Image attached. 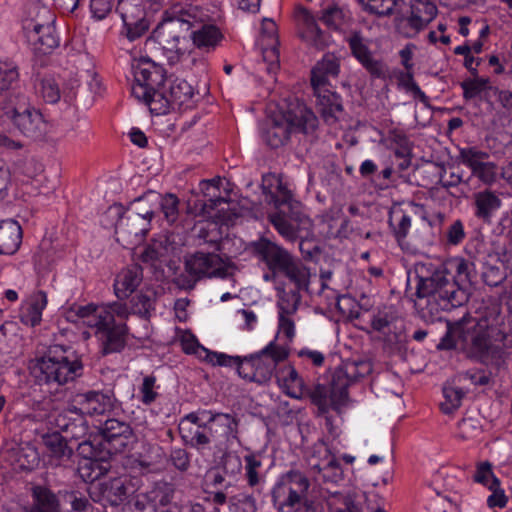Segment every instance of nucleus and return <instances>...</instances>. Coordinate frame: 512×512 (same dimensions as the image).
Wrapping results in <instances>:
<instances>
[{
	"label": "nucleus",
	"instance_id": "nucleus-29",
	"mask_svg": "<svg viewBox=\"0 0 512 512\" xmlns=\"http://www.w3.org/2000/svg\"><path fill=\"white\" fill-rule=\"evenodd\" d=\"M502 200L491 190L477 192L473 196L474 215L477 219L490 223L493 215L500 209Z\"/></svg>",
	"mask_w": 512,
	"mask_h": 512
},
{
	"label": "nucleus",
	"instance_id": "nucleus-13",
	"mask_svg": "<svg viewBox=\"0 0 512 512\" xmlns=\"http://www.w3.org/2000/svg\"><path fill=\"white\" fill-rule=\"evenodd\" d=\"M293 205V210H279L269 215L273 227L288 242H295L300 232L311 227L310 218L296 204Z\"/></svg>",
	"mask_w": 512,
	"mask_h": 512
},
{
	"label": "nucleus",
	"instance_id": "nucleus-28",
	"mask_svg": "<svg viewBox=\"0 0 512 512\" xmlns=\"http://www.w3.org/2000/svg\"><path fill=\"white\" fill-rule=\"evenodd\" d=\"M313 89L317 96V105L322 117L327 123H334L343 111L340 96L327 87Z\"/></svg>",
	"mask_w": 512,
	"mask_h": 512
},
{
	"label": "nucleus",
	"instance_id": "nucleus-38",
	"mask_svg": "<svg viewBox=\"0 0 512 512\" xmlns=\"http://www.w3.org/2000/svg\"><path fill=\"white\" fill-rule=\"evenodd\" d=\"M339 73V63L334 55H325L311 71V84L313 88H324L328 85L330 77H336Z\"/></svg>",
	"mask_w": 512,
	"mask_h": 512
},
{
	"label": "nucleus",
	"instance_id": "nucleus-63",
	"mask_svg": "<svg viewBox=\"0 0 512 512\" xmlns=\"http://www.w3.org/2000/svg\"><path fill=\"white\" fill-rule=\"evenodd\" d=\"M484 283L490 287H497L507 279V273L495 265H486L482 273Z\"/></svg>",
	"mask_w": 512,
	"mask_h": 512
},
{
	"label": "nucleus",
	"instance_id": "nucleus-34",
	"mask_svg": "<svg viewBox=\"0 0 512 512\" xmlns=\"http://www.w3.org/2000/svg\"><path fill=\"white\" fill-rule=\"evenodd\" d=\"M388 224L397 243L403 244L411 228V215L401 204H395L390 208Z\"/></svg>",
	"mask_w": 512,
	"mask_h": 512
},
{
	"label": "nucleus",
	"instance_id": "nucleus-31",
	"mask_svg": "<svg viewBox=\"0 0 512 512\" xmlns=\"http://www.w3.org/2000/svg\"><path fill=\"white\" fill-rule=\"evenodd\" d=\"M398 322L399 318L396 311L390 307L374 314L371 319V326L375 331L382 333L386 341L393 343L398 341V333L401 330V327L397 325Z\"/></svg>",
	"mask_w": 512,
	"mask_h": 512
},
{
	"label": "nucleus",
	"instance_id": "nucleus-41",
	"mask_svg": "<svg viewBox=\"0 0 512 512\" xmlns=\"http://www.w3.org/2000/svg\"><path fill=\"white\" fill-rule=\"evenodd\" d=\"M42 441L49 456L56 460L69 459L73 453L66 439L59 432L43 435Z\"/></svg>",
	"mask_w": 512,
	"mask_h": 512
},
{
	"label": "nucleus",
	"instance_id": "nucleus-39",
	"mask_svg": "<svg viewBox=\"0 0 512 512\" xmlns=\"http://www.w3.org/2000/svg\"><path fill=\"white\" fill-rule=\"evenodd\" d=\"M325 457L320 461L314 462V457L309 460L311 469L318 474L322 473L324 481L338 482L343 478V470L339 461L334 455H331L329 450H325Z\"/></svg>",
	"mask_w": 512,
	"mask_h": 512
},
{
	"label": "nucleus",
	"instance_id": "nucleus-55",
	"mask_svg": "<svg viewBox=\"0 0 512 512\" xmlns=\"http://www.w3.org/2000/svg\"><path fill=\"white\" fill-rule=\"evenodd\" d=\"M397 80L398 85L405 91L411 92L414 98L419 99L424 104L428 103L429 98L415 82L412 70L400 71L397 75Z\"/></svg>",
	"mask_w": 512,
	"mask_h": 512
},
{
	"label": "nucleus",
	"instance_id": "nucleus-40",
	"mask_svg": "<svg viewBox=\"0 0 512 512\" xmlns=\"http://www.w3.org/2000/svg\"><path fill=\"white\" fill-rule=\"evenodd\" d=\"M299 17L303 20L306 26L302 33L303 39L315 48L323 49L326 45L323 32L316 24L309 10L301 8L299 10Z\"/></svg>",
	"mask_w": 512,
	"mask_h": 512
},
{
	"label": "nucleus",
	"instance_id": "nucleus-64",
	"mask_svg": "<svg viewBox=\"0 0 512 512\" xmlns=\"http://www.w3.org/2000/svg\"><path fill=\"white\" fill-rule=\"evenodd\" d=\"M106 312L111 316V321L109 325H117L118 323H124V321L129 317L130 311L125 303L122 302H113L106 305H103Z\"/></svg>",
	"mask_w": 512,
	"mask_h": 512
},
{
	"label": "nucleus",
	"instance_id": "nucleus-9",
	"mask_svg": "<svg viewBox=\"0 0 512 512\" xmlns=\"http://www.w3.org/2000/svg\"><path fill=\"white\" fill-rule=\"evenodd\" d=\"M309 487L308 478L298 470L282 474L272 489L274 507L278 512H292L306 498Z\"/></svg>",
	"mask_w": 512,
	"mask_h": 512
},
{
	"label": "nucleus",
	"instance_id": "nucleus-17",
	"mask_svg": "<svg viewBox=\"0 0 512 512\" xmlns=\"http://www.w3.org/2000/svg\"><path fill=\"white\" fill-rule=\"evenodd\" d=\"M225 179L220 177L211 180H202L199 189L204 196L202 212L208 217L219 218L221 221L231 220L230 216L221 215L223 205L229 206L227 199L221 195V187Z\"/></svg>",
	"mask_w": 512,
	"mask_h": 512
},
{
	"label": "nucleus",
	"instance_id": "nucleus-5",
	"mask_svg": "<svg viewBox=\"0 0 512 512\" xmlns=\"http://www.w3.org/2000/svg\"><path fill=\"white\" fill-rule=\"evenodd\" d=\"M83 369L80 357L71 347L55 345L38 360L34 376L39 385L55 386L57 389L81 377Z\"/></svg>",
	"mask_w": 512,
	"mask_h": 512
},
{
	"label": "nucleus",
	"instance_id": "nucleus-4",
	"mask_svg": "<svg viewBox=\"0 0 512 512\" xmlns=\"http://www.w3.org/2000/svg\"><path fill=\"white\" fill-rule=\"evenodd\" d=\"M289 351L286 345H279L273 340L259 352L244 357L212 355L211 361L217 362L218 366H235L238 375L245 381L264 385L276 373L278 364L288 358Z\"/></svg>",
	"mask_w": 512,
	"mask_h": 512
},
{
	"label": "nucleus",
	"instance_id": "nucleus-35",
	"mask_svg": "<svg viewBox=\"0 0 512 512\" xmlns=\"http://www.w3.org/2000/svg\"><path fill=\"white\" fill-rule=\"evenodd\" d=\"M75 314L82 320L83 324L95 328L98 334L104 327L109 325L111 316L106 312L103 305L98 306L93 303L78 306L75 308Z\"/></svg>",
	"mask_w": 512,
	"mask_h": 512
},
{
	"label": "nucleus",
	"instance_id": "nucleus-37",
	"mask_svg": "<svg viewBox=\"0 0 512 512\" xmlns=\"http://www.w3.org/2000/svg\"><path fill=\"white\" fill-rule=\"evenodd\" d=\"M280 273L294 285V290L308 291L311 273L300 259L293 257Z\"/></svg>",
	"mask_w": 512,
	"mask_h": 512
},
{
	"label": "nucleus",
	"instance_id": "nucleus-16",
	"mask_svg": "<svg viewBox=\"0 0 512 512\" xmlns=\"http://www.w3.org/2000/svg\"><path fill=\"white\" fill-rule=\"evenodd\" d=\"M115 10L123 21V33L130 41L141 37L148 30L149 23L139 0H118Z\"/></svg>",
	"mask_w": 512,
	"mask_h": 512
},
{
	"label": "nucleus",
	"instance_id": "nucleus-25",
	"mask_svg": "<svg viewBox=\"0 0 512 512\" xmlns=\"http://www.w3.org/2000/svg\"><path fill=\"white\" fill-rule=\"evenodd\" d=\"M470 328H466L462 323L447 322V330L440 342L437 344L439 350H450L460 347L468 357L476 359L471 351L472 347L467 340L466 335L470 334Z\"/></svg>",
	"mask_w": 512,
	"mask_h": 512
},
{
	"label": "nucleus",
	"instance_id": "nucleus-50",
	"mask_svg": "<svg viewBox=\"0 0 512 512\" xmlns=\"http://www.w3.org/2000/svg\"><path fill=\"white\" fill-rule=\"evenodd\" d=\"M110 469V465L106 461H99L97 459H88L80 466L79 471L81 477L86 482H94L101 476L105 475Z\"/></svg>",
	"mask_w": 512,
	"mask_h": 512
},
{
	"label": "nucleus",
	"instance_id": "nucleus-58",
	"mask_svg": "<svg viewBox=\"0 0 512 512\" xmlns=\"http://www.w3.org/2000/svg\"><path fill=\"white\" fill-rule=\"evenodd\" d=\"M18 78V68L13 62L0 61V92H7Z\"/></svg>",
	"mask_w": 512,
	"mask_h": 512
},
{
	"label": "nucleus",
	"instance_id": "nucleus-62",
	"mask_svg": "<svg viewBox=\"0 0 512 512\" xmlns=\"http://www.w3.org/2000/svg\"><path fill=\"white\" fill-rule=\"evenodd\" d=\"M156 377L153 375H148L143 378V382L139 388L140 392V401L144 405H150L159 396L158 392L155 390Z\"/></svg>",
	"mask_w": 512,
	"mask_h": 512
},
{
	"label": "nucleus",
	"instance_id": "nucleus-8",
	"mask_svg": "<svg viewBox=\"0 0 512 512\" xmlns=\"http://www.w3.org/2000/svg\"><path fill=\"white\" fill-rule=\"evenodd\" d=\"M318 125L315 114L304 105L289 109L280 121L273 120L263 132V139L271 148H278L291 133H312Z\"/></svg>",
	"mask_w": 512,
	"mask_h": 512
},
{
	"label": "nucleus",
	"instance_id": "nucleus-19",
	"mask_svg": "<svg viewBox=\"0 0 512 512\" xmlns=\"http://www.w3.org/2000/svg\"><path fill=\"white\" fill-rule=\"evenodd\" d=\"M259 44L268 74H275L280 67L277 25L272 19H264Z\"/></svg>",
	"mask_w": 512,
	"mask_h": 512
},
{
	"label": "nucleus",
	"instance_id": "nucleus-3",
	"mask_svg": "<svg viewBox=\"0 0 512 512\" xmlns=\"http://www.w3.org/2000/svg\"><path fill=\"white\" fill-rule=\"evenodd\" d=\"M416 272V296L425 300V304H418L424 318L431 321L441 319V312L460 307L469 300L468 290L460 286L445 267L440 266L430 271L421 265Z\"/></svg>",
	"mask_w": 512,
	"mask_h": 512
},
{
	"label": "nucleus",
	"instance_id": "nucleus-49",
	"mask_svg": "<svg viewBox=\"0 0 512 512\" xmlns=\"http://www.w3.org/2000/svg\"><path fill=\"white\" fill-rule=\"evenodd\" d=\"M350 19L349 11L338 6H329L323 10L321 16L322 22L335 30L342 28Z\"/></svg>",
	"mask_w": 512,
	"mask_h": 512
},
{
	"label": "nucleus",
	"instance_id": "nucleus-26",
	"mask_svg": "<svg viewBox=\"0 0 512 512\" xmlns=\"http://www.w3.org/2000/svg\"><path fill=\"white\" fill-rule=\"evenodd\" d=\"M143 269L140 265L133 264L122 269L116 276L114 291L118 299L128 298L141 284Z\"/></svg>",
	"mask_w": 512,
	"mask_h": 512
},
{
	"label": "nucleus",
	"instance_id": "nucleus-61",
	"mask_svg": "<svg viewBox=\"0 0 512 512\" xmlns=\"http://www.w3.org/2000/svg\"><path fill=\"white\" fill-rule=\"evenodd\" d=\"M488 84V78H474L461 82L460 86L463 89V98L465 100H471L475 98L487 88Z\"/></svg>",
	"mask_w": 512,
	"mask_h": 512
},
{
	"label": "nucleus",
	"instance_id": "nucleus-52",
	"mask_svg": "<svg viewBox=\"0 0 512 512\" xmlns=\"http://www.w3.org/2000/svg\"><path fill=\"white\" fill-rule=\"evenodd\" d=\"M36 91L49 104L57 103L61 97L59 85L52 77L42 78L36 85Z\"/></svg>",
	"mask_w": 512,
	"mask_h": 512
},
{
	"label": "nucleus",
	"instance_id": "nucleus-33",
	"mask_svg": "<svg viewBox=\"0 0 512 512\" xmlns=\"http://www.w3.org/2000/svg\"><path fill=\"white\" fill-rule=\"evenodd\" d=\"M21 242L22 229L18 222L12 219L0 221V254H14Z\"/></svg>",
	"mask_w": 512,
	"mask_h": 512
},
{
	"label": "nucleus",
	"instance_id": "nucleus-12",
	"mask_svg": "<svg viewBox=\"0 0 512 512\" xmlns=\"http://www.w3.org/2000/svg\"><path fill=\"white\" fill-rule=\"evenodd\" d=\"M153 216L154 211L152 210H147L145 213L132 212L122 216L115 227L117 242L125 248L143 242Z\"/></svg>",
	"mask_w": 512,
	"mask_h": 512
},
{
	"label": "nucleus",
	"instance_id": "nucleus-54",
	"mask_svg": "<svg viewBox=\"0 0 512 512\" xmlns=\"http://www.w3.org/2000/svg\"><path fill=\"white\" fill-rule=\"evenodd\" d=\"M156 298L154 293H140L131 299V309L134 314L141 317H149L154 310Z\"/></svg>",
	"mask_w": 512,
	"mask_h": 512
},
{
	"label": "nucleus",
	"instance_id": "nucleus-2",
	"mask_svg": "<svg viewBox=\"0 0 512 512\" xmlns=\"http://www.w3.org/2000/svg\"><path fill=\"white\" fill-rule=\"evenodd\" d=\"M134 83L132 95L150 107L151 112L165 114L170 107L188 106L194 95L193 87L184 79H175L166 96L161 88L166 72L163 67L150 59L141 58L133 64Z\"/></svg>",
	"mask_w": 512,
	"mask_h": 512
},
{
	"label": "nucleus",
	"instance_id": "nucleus-10",
	"mask_svg": "<svg viewBox=\"0 0 512 512\" xmlns=\"http://www.w3.org/2000/svg\"><path fill=\"white\" fill-rule=\"evenodd\" d=\"M53 23L54 16L46 7L40 9L37 19L25 22L27 41L36 54H50L59 46V38Z\"/></svg>",
	"mask_w": 512,
	"mask_h": 512
},
{
	"label": "nucleus",
	"instance_id": "nucleus-42",
	"mask_svg": "<svg viewBox=\"0 0 512 512\" xmlns=\"http://www.w3.org/2000/svg\"><path fill=\"white\" fill-rule=\"evenodd\" d=\"M150 507L156 510L158 507H164L170 504L173 500L175 487L173 484L160 481L146 492Z\"/></svg>",
	"mask_w": 512,
	"mask_h": 512
},
{
	"label": "nucleus",
	"instance_id": "nucleus-21",
	"mask_svg": "<svg viewBox=\"0 0 512 512\" xmlns=\"http://www.w3.org/2000/svg\"><path fill=\"white\" fill-rule=\"evenodd\" d=\"M102 445L109 454L122 452L132 436V429L127 422L117 419H107L102 428Z\"/></svg>",
	"mask_w": 512,
	"mask_h": 512
},
{
	"label": "nucleus",
	"instance_id": "nucleus-60",
	"mask_svg": "<svg viewBox=\"0 0 512 512\" xmlns=\"http://www.w3.org/2000/svg\"><path fill=\"white\" fill-rule=\"evenodd\" d=\"M459 158L465 166L470 168L471 171H474L488 158V154L476 149L475 147H468L460 150Z\"/></svg>",
	"mask_w": 512,
	"mask_h": 512
},
{
	"label": "nucleus",
	"instance_id": "nucleus-6",
	"mask_svg": "<svg viewBox=\"0 0 512 512\" xmlns=\"http://www.w3.org/2000/svg\"><path fill=\"white\" fill-rule=\"evenodd\" d=\"M506 316L499 303L486 306L480 313L475 325L466 335L472 347L471 353L476 359L487 356L493 343H502L504 347H512V337L508 334Z\"/></svg>",
	"mask_w": 512,
	"mask_h": 512
},
{
	"label": "nucleus",
	"instance_id": "nucleus-57",
	"mask_svg": "<svg viewBox=\"0 0 512 512\" xmlns=\"http://www.w3.org/2000/svg\"><path fill=\"white\" fill-rule=\"evenodd\" d=\"M244 462L247 483L250 487H255L261 482L259 470L262 467V461L259 455L250 453L244 456Z\"/></svg>",
	"mask_w": 512,
	"mask_h": 512
},
{
	"label": "nucleus",
	"instance_id": "nucleus-46",
	"mask_svg": "<svg viewBox=\"0 0 512 512\" xmlns=\"http://www.w3.org/2000/svg\"><path fill=\"white\" fill-rule=\"evenodd\" d=\"M362 10L376 15L378 17H386L394 14L395 8L403 2V0H357Z\"/></svg>",
	"mask_w": 512,
	"mask_h": 512
},
{
	"label": "nucleus",
	"instance_id": "nucleus-47",
	"mask_svg": "<svg viewBox=\"0 0 512 512\" xmlns=\"http://www.w3.org/2000/svg\"><path fill=\"white\" fill-rule=\"evenodd\" d=\"M300 301V291L294 289L288 291L285 289L280 290L277 300L278 314L284 316L293 315L297 311Z\"/></svg>",
	"mask_w": 512,
	"mask_h": 512
},
{
	"label": "nucleus",
	"instance_id": "nucleus-59",
	"mask_svg": "<svg viewBox=\"0 0 512 512\" xmlns=\"http://www.w3.org/2000/svg\"><path fill=\"white\" fill-rule=\"evenodd\" d=\"M443 395L445 401L441 403V409L444 413L449 414L460 407L464 392L460 388L444 386Z\"/></svg>",
	"mask_w": 512,
	"mask_h": 512
},
{
	"label": "nucleus",
	"instance_id": "nucleus-24",
	"mask_svg": "<svg viewBox=\"0 0 512 512\" xmlns=\"http://www.w3.org/2000/svg\"><path fill=\"white\" fill-rule=\"evenodd\" d=\"M11 120L23 135L34 140L41 139L48 129V123L43 115L34 108H27L23 112L15 109Z\"/></svg>",
	"mask_w": 512,
	"mask_h": 512
},
{
	"label": "nucleus",
	"instance_id": "nucleus-1",
	"mask_svg": "<svg viewBox=\"0 0 512 512\" xmlns=\"http://www.w3.org/2000/svg\"><path fill=\"white\" fill-rule=\"evenodd\" d=\"M208 16L198 6L175 4L164 12L153 31V39L171 66L182 61L188 51V39L204 52L214 51L224 39L221 30L207 23Z\"/></svg>",
	"mask_w": 512,
	"mask_h": 512
},
{
	"label": "nucleus",
	"instance_id": "nucleus-56",
	"mask_svg": "<svg viewBox=\"0 0 512 512\" xmlns=\"http://www.w3.org/2000/svg\"><path fill=\"white\" fill-rule=\"evenodd\" d=\"M473 480L487 488H493L499 485L500 480L495 476L492 470V464L489 461L479 462L476 465V471Z\"/></svg>",
	"mask_w": 512,
	"mask_h": 512
},
{
	"label": "nucleus",
	"instance_id": "nucleus-48",
	"mask_svg": "<svg viewBox=\"0 0 512 512\" xmlns=\"http://www.w3.org/2000/svg\"><path fill=\"white\" fill-rule=\"evenodd\" d=\"M181 346L182 350L186 354H196L200 358H202L207 363H210L212 365H218L217 362L211 361L212 355H226L225 353L220 352H212L206 349L205 347L201 346L196 339V337L192 334L184 335L181 339Z\"/></svg>",
	"mask_w": 512,
	"mask_h": 512
},
{
	"label": "nucleus",
	"instance_id": "nucleus-11",
	"mask_svg": "<svg viewBox=\"0 0 512 512\" xmlns=\"http://www.w3.org/2000/svg\"><path fill=\"white\" fill-rule=\"evenodd\" d=\"M117 399L112 389L77 393L67 406V412L80 416H99L112 412Z\"/></svg>",
	"mask_w": 512,
	"mask_h": 512
},
{
	"label": "nucleus",
	"instance_id": "nucleus-20",
	"mask_svg": "<svg viewBox=\"0 0 512 512\" xmlns=\"http://www.w3.org/2000/svg\"><path fill=\"white\" fill-rule=\"evenodd\" d=\"M347 43L352 55L363 65V67L375 78H384L387 72L386 65L375 59L368 47L366 39L361 32L353 31L347 37Z\"/></svg>",
	"mask_w": 512,
	"mask_h": 512
},
{
	"label": "nucleus",
	"instance_id": "nucleus-22",
	"mask_svg": "<svg viewBox=\"0 0 512 512\" xmlns=\"http://www.w3.org/2000/svg\"><path fill=\"white\" fill-rule=\"evenodd\" d=\"M262 189L266 196L265 200L268 203L273 204L278 209V211L293 210V204H296L298 209H302L300 202L293 199L292 192L287 188V186L282 182L280 178L274 175L263 177Z\"/></svg>",
	"mask_w": 512,
	"mask_h": 512
},
{
	"label": "nucleus",
	"instance_id": "nucleus-14",
	"mask_svg": "<svg viewBox=\"0 0 512 512\" xmlns=\"http://www.w3.org/2000/svg\"><path fill=\"white\" fill-rule=\"evenodd\" d=\"M185 271L196 280L208 277L226 278L228 267L215 253L196 252L185 260Z\"/></svg>",
	"mask_w": 512,
	"mask_h": 512
},
{
	"label": "nucleus",
	"instance_id": "nucleus-36",
	"mask_svg": "<svg viewBox=\"0 0 512 512\" xmlns=\"http://www.w3.org/2000/svg\"><path fill=\"white\" fill-rule=\"evenodd\" d=\"M203 415L207 416V420L201 423L199 428L189 431L191 434L190 444L197 450L209 448L211 443H214L216 447L217 429L214 426V420H212V411L203 410Z\"/></svg>",
	"mask_w": 512,
	"mask_h": 512
},
{
	"label": "nucleus",
	"instance_id": "nucleus-23",
	"mask_svg": "<svg viewBox=\"0 0 512 512\" xmlns=\"http://www.w3.org/2000/svg\"><path fill=\"white\" fill-rule=\"evenodd\" d=\"M212 420L217 429L216 448L219 451L227 450L234 441L239 440L240 419L237 414L212 411Z\"/></svg>",
	"mask_w": 512,
	"mask_h": 512
},
{
	"label": "nucleus",
	"instance_id": "nucleus-51",
	"mask_svg": "<svg viewBox=\"0 0 512 512\" xmlns=\"http://www.w3.org/2000/svg\"><path fill=\"white\" fill-rule=\"evenodd\" d=\"M394 22L397 32L405 38H413L425 28L421 20L411 13L409 16L396 17Z\"/></svg>",
	"mask_w": 512,
	"mask_h": 512
},
{
	"label": "nucleus",
	"instance_id": "nucleus-32",
	"mask_svg": "<svg viewBox=\"0 0 512 512\" xmlns=\"http://www.w3.org/2000/svg\"><path fill=\"white\" fill-rule=\"evenodd\" d=\"M48 303L44 291L38 290L32 293L21 308L20 319L25 325L35 327L42 320V312Z\"/></svg>",
	"mask_w": 512,
	"mask_h": 512
},
{
	"label": "nucleus",
	"instance_id": "nucleus-18",
	"mask_svg": "<svg viewBox=\"0 0 512 512\" xmlns=\"http://www.w3.org/2000/svg\"><path fill=\"white\" fill-rule=\"evenodd\" d=\"M252 250L253 254L273 273H280L294 257L289 251L267 238L253 242Z\"/></svg>",
	"mask_w": 512,
	"mask_h": 512
},
{
	"label": "nucleus",
	"instance_id": "nucleus-45",
	"mask_svg": "<svg viewBox=\"0 0 512 512\" xmlns=\"http://www.w3.org/2000/svg\"><path fill=\"white\" fill-rule=\"evenodd\" d=\"M149 195L154 196L159 201L160 210L164 219L168 224H174L179 217V198L172 193L160 195L158 193L150 192Z\"/></svg>",
	"mask_w": 512,
	"mask_h": 512
},
{
	"label": "nucleus",
	"instance_id": "nucleus-53",
	"mask_svg": "<svg viewBox=\"0 0 512 512\" xmlns=\"http://www.w3.org/2000/svg\"><path fill=\"white\" fill-rule=\"evenodd\" d=\"M410 13L426 27L437 15V7L429 0H414Z\"/></svg>",
	"mask_w": 512,
	"mask_h": 512
},
{
	"label": "nucleus",
	"instance_id": "nucleus-30",
	"mask_svg": "<svg viewBox=\"0 0 512 512\" xmlns=\"http://www.w3.org/2000/svg\"><path fill=\"white\" fill-rule=\"evenodd\" d=\"M275 376L279 386L288 396L295 399L305 396L308 388L293 366L286 365L280 368L276 371Z\"/></svg>",
	"mask_w": 512,
	"mask_h": 512
},
{
	"label": "nucleus",
	"instance_id": "nucleus-43",
	"mask_svg": "<svg viewBox=\"0 0 512 512\" xmlns=\"http://www.w3.org/2000/svg\"><path fill=\"white\" fill-rule=\"evenodd\" d=\"M492 251L506 270L512 271V235L499 233L491 242Z\"/></svg>",
	"mask_w": 512,
	"mask_h": 512
},
{
	"label": "nucleus",
	"instance_id": "nucleus-7",
	"mask_svg": "<svg viewBox=\"0 0 512 512\" xmlns=\"http://www.w3.org/2000/svg\"><path fill=\"white\" fill-rule=\"evenodd\" d=\"M356 368L355 363H347L334 371L329 384L318 383L308 388L305 396L317 407L318 415L341 413L348 402V388L357 379Z\"/></svg>",
	"mask_w": 512,
	"mask_h": 512
},
{
	"label": "nucleus",
	"instance_id": "nucleus-44",
	"mask_svg": "<svg viewBox=\"0 0 512 512\" xmlns=\"http://www.w3.org/2000/svg\"><path fill=\"white\" fill-rule=\"evenodd\" d=\"M34 505L30 512H59L58 500L49 489L37 486L33 489Z\"/></svg>",
	"mask_w": 512,
	"mask_h": 512
},
{
	"label": "nucleus",
	"instance_id": "nucleus-15",
	"mask_svg": "<svg viewBox=\"0 0 512 512\" xmlns=\"http://www.w3.org/2000/svg\"><path fill=\"white\" fill-rule=\"evenodd\" d=\"M130 492L127 476H119L93 485L89 494L94 502L104 507H117L125 501Z\"/></svg>",
	"mask_w": 512,
	"mask_h": 512
},
{
	"label": "nucleus",
	"instance_id": "nucleus-27",
	"mask_svg": "<svg viewBox=\"0 0 512 512\" xmlns=\"http://www.w3.org/2000/svg\"><path fill=\"white\" fill-rule=\"evenodd\" d=\"M128 328L125 323L107 325L99 333L101 351L104 355L120 352L126 345Z\"/></svg>",
	"mask_w": 512,
	"mask_h": 512
}]
</instances>
